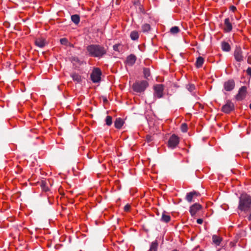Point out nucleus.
<instances>
[{
    "instance_id": "f257e3e1",
    "label": "nucleus",
    "mask_w": 251,
    "mask_h": 251,
    "mask_svg": "<svg viewBox=\"0 0 251 251\" xmlns=\"http://www.w3.org/2000/svg\"><path fill=\"white\" fill-rule=\"evenodd\" d=\"M238 209L248 216L249 221L251 220V197L246 194H243L239 199Z\"/></svg>"
},
{
    "instance_id": "f03ea898",
    "label": "nucleus",
    "mask_w": 251,
    "mask_h": 251,
    "mask_svg": "<svg viewBox=\"0 0 251 251\" xmlns=\"http://www.w3.org/2000/svg\"><path fill=\"white\" fill-rule=\"evenodd\" d=\"M89 53L93 57H101L106 53L105 49L100 45H91L87 48Z\"/></svg>"
},
{
    "instance_id": "7ed1b4c3",
    "label": "nucleus",
    "mask_w": 251,
    "mask_h": 251,
    "mask_svg": "<svg viewBox=\"0 0 251 251\" xmlns=\"http://www.w3.org/2000/svg\"><path fill=\"white\" fill-rule=\"evenodd\" d=\"M148 86V83L147 81H136L132 85V88L134 91L138 93H141L145 91Z\"/></svg>"
},
{
    "instance_id": "20e7f679",
    "label": "nucleus",
    "mask_w": 251,
    "mask_h": 251,
    "mask_svg": "<svg viewBox=\"0 0 251 251\" xmlns=\"http://www.w3.org/2000/svg\"><path fill=\"white\" fill-rule=\"evenodd\" d=\"M179 142V137L176 134H173L171 136L167 142V146L170 149H174L178 146Z\"/></svg>"
},
{
    "instance_id": "39448f33",
    "label": "nucleus",
    "mask_w": 251,
    "mask_h": 251,
    "mask_svg": "<svg viewBox=\"0 0 251 251\" xmlns=\"http://www.w3.org/2000/svg\"><path fill=\"white\" fill-rule=\"evenodd\" d=\"M102 72L99 68H94L91 74V78L93 82L98 83L101 80Z\"/></svg>"
},
{
    "instance_id": "423d86ee",
    "label": "nucleus",
    "mask_w": 251,
    "mask_h": 251,
    "mask_svg": "<svg viewBox=\"0 0 251 251\" xmlns=\"http://www.w3.org/2000/svg\"><path fill=\"white\" fill-rule=\"evenodd\" d=\"M247 95V88L246 86L241 87L239 91L238 94L236 96V99L237 100H244Z\"/></svg>"
},
{
    "instance_id": "0eeeda50",
    "label": "nucleus",
    "mask_w": 251,
    "mask_h": 251,
    "mask_svg": "<svg viewBox=\"0 0 251 251\" xmlns=\"http://www.w3.org/2000/svg\"><path fill=\"white\" fill-rule=\"evenodd\" d=\"M234 105L230 100H227L226 103L222 106V111L225 113H229L234 110Z\"/></svg>"
},
{
    "instance_id": "6e6552de",
    "label": "nucleus",
    "mask_w": 251,
    "mask_h": 251,
    "mask_svg": "<svg viewBox=\"0 0 251 251\" xmlns=\"http://www.w3.org/2000/svg\"><path fill=\"white\" fill-rule=\"evenodd\" d=\"M200 196V194L196 191H192L187 194L186 196V200L189 202L194 201L195 200Z\"/></svg>"
},
{
    "instance_id": "1a4fd4ad",
    "label": "nucleus",
    "mask_w": 251,
    "mask_h": 251,
    "mask_svg": "<svg viewBox=\"0 0 251 251\" xmlns=\"http://www.w3.org/2000/svg\"><path fill=\"white\" fill-rule=\"evenodd\" d=\"M154 96L158 98H160L163 96L164 90L163 85L162 84H157L154 86Z\"/></svg>"
},
{
    "instance_id": "9d476101",
    "label": "nucleus",
    "mask_w": 251,
    "mask_h": 251,
    "mask_svg": "<svg viewBox=\"0 0 251 251\" xmlns=\"http://www.w3.org/2000/svg\"><path fill=\"white\" fill-rule=\"evenodd\" d=\"M202 208V206L198 203H195L190 207L189 212L192 216H195L197 212Z\"/></svg>"
},
{
    "instance_id": "9b49d317",
    "label": "nucleus",
    "mask_w": 251,
    "mask_h": 251,
    "mask_svg": "<svg viewBox=\"0 0 251 251\" xmlns=\"http://www.w3.org/2000/svg\"><path fill=\"white\" fill-rule=\"evenodd\" d=\"M224 89L226 91H230L235 87V82L233 79H229L226 81L224 84Z\"/></svg>"
},
{
    "instance_id": "f8f14e48",
    "label": "nucleus",
    "mask_w": 251,
    "mask_h": 251,
    "mask_svg": "<svg viewBox=\"0 0 251 251\" xmlns=\"http://www.w3.org/2000/svg\"><path fill=\"white\" fill-rule=\"evenodd\" d=\"M234 55L237 61L241 62L243 60V55L241 48H236L234 51Z\"/></svg>"
},
{
    "instance_id": "ddd939ff",
    "label": "nucleus",
    "mask_w": 251,
    "mask_h": 251,
    "mask_svg": "<svg viewBox=\"0 0 251 251\" xmlns=\"http://www.w3.org/2000/svg\"><path fill=\"white\" fill-rule=\"evenodd\" d=\"M224 30L226 32H229L232 30V25L231 23L230 22L229 18H226L224 21Z\"/></svg>"
},
{
    "instance_id": "4468645a",
    "label": "nucleus",
    "mask_w": 251,
    "mask_h": 251,
    "mask_svg": "<svg viewBox=\"0 0 251 251\" xmlns=\"http://www.w3.org/2000/svg\"><path fill=\"white\" fill-rule=\"evenodd\" d=\"M35 43L37 46L40 48H43L47 44L45 39L42 38L36 39Z\"/></svg>"
},
{
    "instance_id": "2eb2a0df",
    "label": "nucleus",
    "mask_w": 251,
    "mask_h": 251,
    "mask_svg": "<svg viewBox=\"0 0 251 251\" xmlns=\"http://www.w3.org/2000/svg\"><path fill=\"white\" fill-rule=\"evenodd\" d=\"M124 124V120L121 118H116L114 122V126L117 129H120Z\"/></svg>"
},
{
    "instance_id": "dca6fc26",
    "label": "nucleus",
    "mask_w": 251,
    "mask_h": 251,
    "mask_svg": "<svg viewBox=\"0 0 251 251\" xmlns=\"http://www.w3.org/2000/svg\"><path fill=\"white\" fill-rule=\"evenodd\" d=\"M221 48L224 51L228 52L231 50L229 44L226 42H222L221 43Z\"/></svg>"
},
{
    "instance_id": "f3484780",
    "label": "nucleus",
    "mask_w": 251,
    "mask_h": 251,
    "mask_svg": "<svg viewBox=\"0 0 251 251\" xmlns=\"http://www.w3.org/2000/svg\"><path fill=\"white\" fill-rule=\"evenodd\" d=\"M171 220V217L169 215L166 214L165 212H164L162 213L161 218V221L162 222H165V223H168Z\"/></svg>"
},
{
    "instance_id": "a211bd4d",
    "label": "nucleus",
    "mask_w": 251,
    "mask_h": 251,
    "mask_svg": "<svg viewBox=\"0 0 251 251\" xmlns=\"http://www.w3.org/2000/svg\"><path fill=\"white\" fill-rule=\"evenodd\" d=\"M212 240L216 245L219 246L222 240V238L216 235H214L212 236Z\"/></svg>"
},
{
    "instance_id": "6ab92c4d",
    "label": "nucleus",
    "mask_w": 251,
    "mask_h": 251,
    "mask_svg": "<svg viewBox=\"0 0 251 251\" xmlns=\"http://www.w3.org/2000/svg\"><path fill=\"white\" fill-rule=\"evenodd\" d=\"M136 61V57L133 54H131L127 57L126 63H135Z\"/></svg>"
},
{
    "instance_id": "aec40b11",
    "label": "nucleus",
    "mask_w": 251,
    "mask_h": 251,
    "mask_svg": "<svg viewBox=\"0 0 251 251\" xmlns=\"http://www.w3.org/2000/svg\"><path fill=\"white\" fill-rule=\"evenodd\" d=\"M158 243L156 240L152 242L149 251H157L158 248Z\"/></svg>"
},
{
    "instance_id": "412c9836",
    "label": "nucleus",
    "mask_w": 251,
    "mask_h": 251,
    "mask_svg": "<svg viewBox=\"0 0 251 251\" xmlns=\"http://www.w3.org/2000/svg\"><path fill=\"white\" fill-rule=\"evenodd\" d=\"M72 21L76 25L78 24L80 21V17L78 15L75 14L71 16Z\"/></svg>"
},
{
    "instance_id": "4be33fe9",
    "label": "nucleus",
    "mask_w": 251,
    "mask_h": 251,
    "mask_svg": "<svg viewBox=\"0 0 251 251\" xmlns=\"http://www.w3.org/2000/svg\"><path fill=\"white\" fill-rule=\"evenodd\" d=\"M73 79L77 82H80L81 81V76L77 74H73L71 75Z\"/></svg>"
},
{
    "instance_id": "5701e85b",
    "label": "nucleus",
    "mask_w": 251,
    "mask_h": 251,
    "mask_svg": "<svg viewBox=\"0 0 251 251\" xmlns=\"http://www.w3.org/2000/svg\"><path fill=\"white\" fill-rule=\"evenodd\" d=\"M130 37L132 40H136L139 38V34L136 31H133L130 33Z\"/></svg>"
},
{
    "instance_id": "b1692460",
    "label": "nucleus",
    "mask_w": 251,
    "mask_h": 251,
    "mask_svg": "<svg viewBox=\"0 0 251 251\" xmlns=\"http://www.w3.org/2000/svg\"><path fill=\"white\" fill-rule=\"evenodd\" d=\"M170 32L173 34H177L180 31V29L178 26H175L172 27L170 30Z\"/></svg>"
},
{
    "instance_id": "393cba45",
    "label": "nucleus",
    "mask_w": 251,
    "mask_h": 251,
    "mask_svg": "<svg viewBox=\"0 0 251 251\" xmlns=\"http://www.w3.org/2000/svg\"><path fill=\"white\" fill-rule=\"evenodd\" d=\"M151 29L150 25L148 24H145L142 26V30L143 32H148Z\"/></svg>"
},
{
    "instance_id": "a878e982",
    "label": "nucleus",
    "mask_w": 251,
    "mask_h": 251,
    "mask_svg": "<svg viewBox=\"0 0 251 251\" xmlns=\"http://www.w3.org/2000/svg\"><path fill=\"white\" fill-rule=\"evenodd\" d=\"M123 47L121 44H115L113 46V49L115 51L120 52L122 50Z\"/></svg>"
},
{
    "instance_id": "bb28decb",
    "label": "nucleus",
    "mask_w": 251,
    "mask_h": 251,
    "mask_svg": "<svg viewBox=\"0 0 251 251\" xmlns=\"http://www.w3.org/2000/svg\"><path fill=\"white\" fill-rule=\"evenodd\" d=\"M105 122L106 124L108 126H110L112 124V118L110 116H107L106 117L105 119Z\"/></svg>"
},
{
    "instance_id": "cd10ccee",
    "label": "nucleus",
    "mask_w": 251,
    "mask_h": 251,
    "mask_svg": "<svg viewBox=\"0 0 251 251\" xmlns=\"http://www.w3.org/2000/svg\"><path fill=\"white\" fill-rule=\"evenodd\" d=\"M144 77L146 78H148L149 76H150V70L148 68H144L143 70Z\"/></svg>"
},
{
    "instance_id": "c85d7f7f",
    "label": "nucleus",
    "mask_w": 251,
    "mask_h": 251,
    "mask_svg": "<svg viewBox=\"0 0 251 251\" xmlns=\"http://www.w3.org/2000/svg\"><path fill=\"white\" fill-rule=\"evenodd\" d=\"M180 129L182 132H186L188 130V126L186 123H183L180 126Z\"/></svg>"
},
{
    "instance_id": "c756f323",
    "label": "nucleus",
    "mask_w": 251,
    "mask_h": 251,
    "mask_svg": "<svg viewBox=\"0 0 251 251\" xmlns=\"http://www.w3.org/2000/svg\"><path fill=\"white\" fill-rule=\"evenodd\" d=\"M60 42L62 45L68 46V41L66 38L60 39Z\"/></svg>"
},
{
    "instance_id": "7c9ffc66",
    "label": "nucleus",
    "mask_w": 251,
    "mask_h": 251,
    "mask_svg": "<svg viewBox=\"0 0 251 251\" xmlns=\"http://www.w3.org/2000/svg\"><path fill=\"white\" fill-rule=\"evenodd\" d=\"M41 186L44 191H49L48 188L46 186V182L45 181H42Z\"/></svg>"
},
{
    "instance_id": "2f4dec72",
    "label": "nucleus",
    "mask_w": 251,
    "mask_h": 251,
    "mask_svg": "<svg viewBox=\"0 0 251 251\" xmlns=\"http://www.w3.org/2000/svg\"><path fill=\"white\" fill-rule=\"evenodd\" d=\"M204 61V58H203L201 56H199L197 58L196 63H203Z\"/></svg>"
},
{
    "instance_id": "473e14b6",
    "label": "nucleus",
    "mask_w": 251,
    "mask_h": 251,
    "mask_svg": "<svg viewBox=\"0 0 251 251\" xmlns=\"http://www.w3.org/2000/svg\"><path fill=\"white\" fill-rule=\"evenodd\" d=\"M130 208H131L130 205L129 204H127L125 206V207L124 208V211L126 212H128L130 210Z\"/></svg>"
},
{
    "instance_id": "72a5a7b5",
    "label": "nucleus",
    "mask_w": 251,
    "mask_h": 251,
    "mask_svg": "<svg viewBox=\"0 0 251 251\" xmlns=\"http://www.w3.org/2000/svg\"><path fill=\"white\" fill-rule=\"evenodd\" d=\"M247 73L248 75L251 76V68L249 67L247 70Z\"/></svg>"
},
{
    "instance_id": "f704fd0d",
    "label": "nucleus",
    "mask_w": 251,
    "mask_h": 251,
    "mask_svg": "<svg viewBox=\"0 0 251 251\" xmlns=\"http://www.w3.org/2000/svg\"><path fill=\"white\" fill-rule=\"evenodd\" d=\"M190 91H192L195 89V86L194 85H191L188 88Z\"/></svg>"
},
{
    "instance_id": "c9c22d12",
    "label": "nucleus",
    "mask_w": 251,
    "mask_h": 251,
    "mask_svg": "<svg viewBox=\"0 0 251 251\" xmlns=\"http://www.w3.org/2000/svg\"><path fill=\"white\" fill-rule=\"evenodd\" d=\"M197 222L199 224H202L203 223V220L202 219H198L197 220Z\"/></svg>"
},
{
    "instance_id": "e433bc0d",
    "label": "nucleus",
    "mask_w": 251,
    "mask_h": 251,
    "mask_svg": "<svg viewBox=\"0 0 251 251\" xmlns=\"http://www.w3.org/2000/svg\"><path fill=\"white\" fill-rule=\"evenodd\" d=\"M230 9L232 11H235L236 10V7L233 5L230 7Z\"/></svg>"
},
{
    "instance_id": "4c0bfd02",
    "label": "nucleus",
    "mask_w": 251,
    "mask_h": 251,
    "mask_svg": "<svg viewBox=\"0 0 251 251\" xmlns=\"http://www.w3.org/2000/svg\"><path fill=\"white\" fill-rule=\"evenodd\" d=\"M195 65L197 68H201L202 66V64H195Z\"/></svg>"
},
{
    "instance_id": "58836bf2",
    "label": "nucleus",
    "mask_w": 251,
    "mask_h": 251,
    "mask_svg": "<svg viewBox=\"0 0 251 251\" xmlns=\"http://www.w3.org/2000/svg\"><path fill=\"white\" fill-rule=\"evenodd\" d=\"M68 45L70 47H74L73 44H71V43H70L69 42L68 43Z\"/></svg>"
},
{
    "instance_id": "ea45409f",
    "label": "nucleus",
    "mask_w": 251,
    "mask_h": 251,
    "mask_svg": "<svg viewBox=\"0 0 251 251\" xmlns=\"http://www.w3.org/2000/svg\"><path fill=\"white\" fill-rule=\"evenodd\" d=\"M250 60H249V58L248 60V63H250Z\"/></svg>"
},
{
    "instance_id": "a19ab883",
    "label": "nucleus",
    "mask_w": 251,
    "mask_h": 251,
    "mask_svg": "<svg viewBox=\"0 0 251 251\" xmlns=\"http://www.w3.org/2000/svg\"><path fill=\"white\" fill-rule=\"evenodd\" d=\"M249 107H250V108L251 109V103L250 104Z\"/></svg>"
},
{
    "instance_id": "79ce46f5",
    "label": "nucleus",
    "mask_w": 251,
    "mask_h": 251,
    "mask_svg": "<svg viewBox=\"0 0 251 251\" xmlns=\"http://www.w3.org/2000/svg\"><path fill=\"white\" fill-rule=\"evenodd\" d=\"M200 251H201V250H200Z\"/></svg>"
}]
</instances>
